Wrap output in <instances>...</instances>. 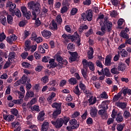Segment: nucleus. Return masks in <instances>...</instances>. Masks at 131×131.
Instances as JSON below:
<instances>
[{
  "label": "nucleus",
  "instance_id": "13d9d810",
  "mask_svg": "<svg viewBox=\"0 0 131 131\" xmlns=\"http://www.w3.org/2000/svg\"><path fill=\"white\" fill-rule=\"evenodd\" d=\"M31 34V32L30 31H27L25 30L24 31V39H25L29 36V35Z\"/></svg>",
  "mask_w": 131,
  "mask_h": 131
},
{
  "label": "nucleus",
  "instance_id": "774afa93",
  "mask_svg": "<svg viewBox=\"0 0 131 131\" xmlns=\"http://www.w3.org/2000/svg\"><path fill=\"white\" fill-rule=\"evenodd\" d=\"M28 55V53L24 52L20 55V57L23 58V59H26Z\"/></svg>",
  "mask_w": 131,
  "mask_h": 131
},
{
  "label": "nucleus",
  "instance_id": "4468645a",
  "mask_svg": "<svg viewBox=\"0 0 131 131\" xmlns=\"http://www.w3.org/2000/svg\"><path fill=\"white\" fill-rule=\"evenodd\" d=\"M41 34L43 37L49 39L51 37L52 33L50 31L44 30L41 32Z\"/></svg>",
  "mask_w": 131,
  "mask_h": 131
},
{
  "label": "nucleus",
  "instance_id": "c85d7f7f",
  "mask_svg": "<svg viewBox=\"0 0 131 131\" xmlns=\"http://www.w3.org/2000/svg\"><path fill=\"white\" fill-rule=\"evenodd\" d=\"M122 94V92H120L117 95H115L113 98V101L114 102L118 101L120 97H121Z\"/></svg>",
  "mask_w": 131,
  "mask_h": 131
},
{
  "label": "nucleus",
  "instance_id": "f8f14e48",
  "mask_svg": "<svg viewBox=\"0 0 131 131\" xmlns=\"http://www.w3.org/2000/svg\"><path fill=\"white\" fill-rule=\"evenodd\" d=\"M98 110L96 107H91L90 111V115L92 118L96 117L97 115Z\"/></svg>",
  "mask_w": 131,
  "mask_h": 131
},
{
  "label": "nucleus",
  "instance_id": "2eb2a0df",
  "mask_svg": "<svg viewBox=\"0 0 131 131\" xmlns=\"http://www.w3.org/2000/svg\"><path fill=\"white\" fill-rule=\"evenodd\" d=\"M45 113L44 111H40L37 116V119L40 121H43L45 120Z\"/></svg>",
  "mask_w": 131,
  "mask_h": 131
},
{
  "label": "nucleus",
  "instance_id": "e2e57ef3",
  "mask_svg": "<svg viewBox=\"0 0 131 131\" xmlns=\"http://www.w3.org/2000/svg\"><path fill=\"white\" fill-rule=\"evenodd\" d=\"M26 96H28L29 98H32L33 97H34V93L32 91L27 92Z\"/></svg>",
  "mask_w": 131,
  "mask_h": 131
},
{
  "label": "nucleus",
  "instance_id": "4c0bfd02",
  "mask_svg": "<svg viewBox=\"0 0 131 131\" xmlns=\"http://www.w3.org/2000/svg\"><path fill=\"white\" fill-rule=\"evenodd\" d=\"M117 13L118 12L117 11H116L115 10H113L110 11L109 14L111 17H117V15H118Z\"/></svg>",
  "mask_w": 131,
  "mask_h": 131
},
{
  "label": "nucleus",
  "instance_id": "5701e85b",
  "mask_svg": "<svg viewBox=\"0 0 131 131\" xmlns=\"http://www.w3.org/2000/svg\"><path fill=\"white\" fill-rule=\"evenodd\" d=\"M61 103H60H60L54 102L52 104V107L53 108H56V110H61Z\"/></svg>",
  "mask_w": 131,
  "mask_h": 131
},
{
  "label": "nucleus",
  "instance_id": "dca6fc26",
  "mask_svg": "<svg viewBox=\"0 0 131 131\" xmlns=\"http://www.w3.org/2000/svg\"><path fill=\"white\" fill-rule=\"evenodd\" d=\"M49 63L50 64L49 69H51V68L54 69L58 66L56 62H55V59L53 58L49 59Z\"/></svg>",
  "mask_w": 131,
  "mask_h": 131
},
{
  "label": "nucleus",
  "instance_id": "49530a36",
  "mask_svg": "<svg viewBox=\"0 0 131 131\" xmlns=\"http://www.w3.org/2000/svg\"><path fill=\"white\" fill-rule=\"evenodd\" d=\"M32 15H33V18H32V20H35V21H40V20H39V17H38L37 18V15H36V12L34 11H32Z\"/></svg>",
  "mask_w": 131,
  "mask_h": 131
},
{
  "label": "nucleus",
  "instance_id": "09e8293b",
  "mask_svg": "<svg viewBox=\"0 0 131 131\" xmlns=\"http://www.w3.org/2000/svg\"><path fill=\"white\" fill-rule=\"evenodd\" d=\"M31 110L33 111H36L37 112H40L39 106L37 105H34V106H32L30 108Z\"/></svg>",
  "mask_w": 131,
  "mask_h": 131
},
{
  "label": "nucleus",
  "instance_id": "338daca9",
  "mask_svg": "<svg viewBox=\"0 0 131 131\" xmlns=\"http://www.w3.org/2000/svg\"><path fill=\"white\" fill-rule=\"evenodd\" d=\"M79 88L81 89V90H85L86 87L85 86L84 84L82 83V82H80Z\"/></svg>",
  "mask_w": 131,
  "mask_h": 131
},
{
  "label": "nucleus",
  "instance_id": "58836bf2",
  "mask_svg": "<svg viewBox=\"0 0 131 131\" xmlns=\"http://www.w3.org/2000/svg\"><path fill=\"white\" fill-rule=\"evenodd\" d=\"M68 82L70 84L75 85L77 83V80H76L75 78H71L68 80Z\"/></svg>",
  "mask_w": 131,
  "mask_h": 131
},
{
  "label": "nucleus",
  "instance_id": "b1692460",
  "mask_svg": "<svg viewBox=\"0 0 131 131\" xmlns=\"http://www.w3.org/2000/svg\"><path fill=\"white\" fill-rule=\"evenodd\" d=\"M61 110L54 111L52 114L53 118H54V119H56L57 117L58 116V115L61 114Z\"/></svg>",
  "mask_w": 131,
  "mask_h": 131
},
{
  "label": "nucleus",
  "instance_id": "6e6552de",
  "mask_svg": "<svg viewBox=\"0 0 131 131\" xmlns=\"http://www.w3.org/2000/svg\"><path fill=\"white\" fill-rule=\"evenodd\" d=\"M69 121L70 125L72 126L71 127V129H75L79 127V123H77V120H76L75 119H73L69 120Z\"/></svg>",
  "mask_w": 131,
  "mask_h": 131
},
{
  "label": "nucleus",
  "instance_id": "423d86ee",
  "mask_svg": "<svg viewBox=\"0 0 131 131\" xmlns=\"http://www.w3.org/2000/svg\"><path fill=\"white\" fill-rule=\"evenodd\" d=\"M82 65L85 69H88V67L90 71H94L95 70L94 64L92 61H88L86 59L82 61Z\"/></svg>",
  "mask_w": 131,
  "mask_h": 131
},
{
  "label": "nucleus",
  "instance_id": "473e14b6",
  "mask_svg": "<svg viewBox=\"0 0 131 131\" xmlns=\"http://www.w3.org/2000/svg\"><path fill=\"white\" fill-rule=\"evenodd\" d=\"M25 51H29L31 49V47H30V41L29 40H26L25 42Z\"/></svg>",
  "mask_w": 131,
  "mask_h": 131
},
{
  "label": "nucleus",
  "instance_id": "bf43d9fd",
  "mask_svg": "<svg viewBox=\"0 0 131 131\" xmlns=\"http://www.w3.org/2000/svg\"><path fill=\"white\" fill-rule=\"evenodd\" d=\"M11 114H13L15 116H17V115L18 114V111L16 108H13L12 110H11Z\"/></svg>",
  "mask_w": 131,
  "mask_h": 131
},
{
  "label": "nucleus",
  "instance_id": "9b49d317",
  "mask_svg": "<svg viewBox=\"0 0 131 131\" xmlns=\"http://www.w3.org/2000/svg\"><path fill=\"white\" fill-rule=\"evenodd\" d=\"M69 54L71 55V56L70 57V61L71 62H74L76 60V59H77L78 54L77 52H68Z\"/></svg>",
  "mask_w": 131,
  "mask_h": 131
},
{
  "label": "nucleus",
  "instance_id": "7c9ffc66",
  "mask_svg": "<svg viewBox=\"0 0 131 131\" xmlns=\"http://www.w3.org/2000/svg\"><path fill=\"white\" fill-rule=\"evenodd\" d=\"M111 3H112L113 5L115 7H118V9H119L120 4L119 0H111Z\"/></svg>",
  "mask_w": 131,
  "mask_h": 131
},
{
  "label": "nucleus",
  "instance_id": "20e7f679",
  "mask_svg": "<svg viewBox=\"0 0 131 131\" xmlns=\"http://www.w3.org/2000/svg\"><path fill=\"white\" fill-rule=\"evenodd\" d=\"M81 19L83 21H91L93 20V11L91 9L87 10L85 13L81 14Z\"/></svg>",
  "mask_w": 131,
  "mask_h": 131
},
{
  "label": "nucleus",
  "instance_id": "aec40b11",
  "mask_svg": "<svg viewBox=\"0 0 131 131\" xmlns=\"http://www.w3.org/2000/svg\"><path fill=\"white\" fill-rule=\"evenodd\" d=\"M126 64L122 62L119 63L118 65V70L119 71H124L125 70Z\"/></svg>",
  "mask_w": 131,
  "mask_h": 131
},
{
  "label": "nucleus",
  "instance_id": "3c124183",
  "mask_svg": "<svg viewBox=\"0 0 131 131\" xmlns=\"http://www.w3.org/2000/svg\"><path fill=\"white\" fill-rule=\"evenodd\" d=\"M6 38V35H5L4 32L0 33V42L3 41Z\"/></svg>",
  "mask_w": 131,
  "mask_h": 131
},
{
  "label": "nucleus",
  "instance_id": "4d7b16f0",
  "mask_svg": "<svg viewBox=\"0 0 131 131\" xmlns=\"http://www.w3.org/2000/svg\"><path fill=\"white\" fill-rule=\"evenodd\" d=\"M93 33V30L92 28H90L88 31L85 33V35L86 37H89L90 35Z\"/></svg>",
  "mask_w": 131,
  "mask_h": 131
},
{
  "label": "nucleus",
  "instance_id": "f03ea898",
  "mask_svg": "<svg viewBox=\"0 0 131 131\" xmlns=\"http://www.w3.org/2000/svg\"><path fill=\"white\" fill-rule=\"evenodd\" d=\"M70 118L68 116H64L62 118H57L55 121H51V123L56 129H59L63 125H68Z\"/></svg>",
  "mask_w": 131,
  "mask_h": 131
},
{
  "label": "nucleus",
  "instance_id": "f257e3e1",
  "mask_svg": "<svg viewBox=\"0 0 131 131\" xmlns=\"http://www.w3.org/2000/svg\"><path fill=\"white\" fill-rule=\"evenodd\" d=\"M113 23L107 18H104L103 25L101 26L100 30L96 32V34L103 36L105 34L106 31L110 32L112 30Z\"/></svg>",
  "mask_w": 131,
  "mask_h": 131
},
{
  "label": "nucleus",
  "instance_id": "f3484780",
  "mask_svg": "<svg viewBox=\"0 0 131 131\" xmlns=\"http://www.w3.org/2000/svg\"><path fill=\"white\" fill-rule=\"evenodd\" d=\"M81 72L82 76L84 77L85 80H89V79L88 78V69L84 68L82 69L81 70Z\"/></svg>",
  "mask_w": 131,
  "mask_h": 131
},
{
  "label": "nucleus",
  "instance_id": "ddd939ff",
  "mask_svg": "<svg viewBox=\"0 0 131 131\" xmlns=\"http://www.w3.org/2000/svg\"><path fill=\"white\" fill-rule=\"evenodd\" d=\"M98 114L101 116V117L103 119L107 118V111L105 110H100L98 111Z\"/></svg>",
  "mask_w": 131,
  "mask_h": 131
},
{
  "label": "nucleus",
  "instance_id": "864d4df0",
  "mask_svg": "<svg viewBox=\"0 0 131 131\" xmlns=\"http://www.w3.org/2000/svg\"><path fill=\"white\" fill-rule=\"evenodd\" d=\"M111 73L114 75H118L120 73V72L118 71L117 69L116 68H113V69H111Z\"/></svg>",
  "mask_w": 131,
  "mask_h": 131
},
{
  "label": "nucleus",
  "instance_id": "5fc2aeb1",
  "mask_svg": "<svg viewBox=\"0 0 131 131\" xmlns=\"http://www.w3.org/2000/svg\"><path fill=\"white\" fill-rule=\"evenodd\" d=\"M11 64H12V61H9L8 60V61L6 62V63L4 66V69H6L8 68L9 67H10Z\"/></svg>",
  "mask_w": 131,
  "mask_h": 131
},
{
  "label": "nucleus",
  "instance_id": "0eeeda50",
  "mask_svg": "<svg viewBox=\"0 0 131 131\" xmlns=\"http://www.w3.org/2000/svg\"><path fill=\"white\" fill-rule=\"evenodd\" d=\"M54 59H56V61L58 62V64L61 66L63 65L67 66L68 64V61L67 60L63 59L58 53L55 54L54 56Z\"/></svg>",
  "mask_w": 131,
  "mask_h": 131
},
{
  "label": "nucleus",
  "instance_id": "1a4fd4ad",
  "mask_svg": "<svg viewBox=\"0 0 131 131\" xmlns=\"http://www.w3.org/2000/svg\"><path fill=\"white\" fill-rule=\"evenodd\" d=\"M17 39V37L15 34L10 35V36L6 38V41H7L9 44L12 45L13 41H15Z\"/></svg>",
  "mask_w": 131,
  "mask_h": 131
},
{
  "label": "nucleus",
  "instance_id": "e433bc0d",
  "mask_svg": "<svg viewBox=\"0 0 131 131\" xmlns=\"http://www.w3.org/2000/svg\"><path fill=\"white\" fill-rule=\"evenodd\" d=\"M73 92L78 96H79L81 94V92L79 90L78 85L75 86V89L73 90Z\"/></svg>",
  "mask_w": 131,
  "mask_h": 131
},
{
  "label": "nucleus",
  "instance_id": "6ab92c4d",
  "mask_svg": "<svg viewBox=\"0 0 131 131\" xmlns=\"http://www.w3.org/2000/svg\"><path fill=\"white\" fill-rule=\"evenodd\" d=\"M116 104L117 105V107L122 110L126 108L127 106L126 102H117V103H116Z\"/></svg>",
  "mask_w": 131,
  "mask_h": 131
},
{
  "label": "nucleus",
  "instance_id": "37998d69",
  "mask_svg": "<svg viewBox=\"0 0 131 131\" xmlns=\"http://www.w3.org/2000/svg\"><path fill=\"white\" fill-rule=\"evenodd\" d=\"M52 27H51V29H52L53 31H56L58 30V25L55 22V21H52Z\"/></svg>",
  "mask_w": 131,
  "mask_h": 131
},
{
  "label": "nucleus",
  "instance_id": "ea45409f",
  "mask_svg": "<svg viewBox=\"0 0 131 131\" xmlns=\"http://www.w3.org/2000/svg\"><path fill=\"white\" fill-rule=\"evenodd\" d=\"M118 123H121L123 120V117L120 114L118 113L117 115V118L116 119Z\"/></svg>",
  "mask_w": 131,
  "mask_h": 131
},
{
  "label": "nucleus",
  "instance_id": "72a5a7b5",
  "mask_svg": "<svg viewBox=\"0 0 131 131\" xmlns=\"http://www.w3.org/2000/svg\"><path fill=\"white\" fill-rule=\"evenodd\" d=\"M7 23L9 25H12L13 24V17L11 15H7Z\"/></svg>",
  "mask_w": 131,
  "mask_h": 131
},
{
  "label": "nucleus",
  "instance_id": "a878e982",
  "mask_svg": "<svg viewBox=\"0 0 131 131\" xmlns=\"http://www.w3.org/2000/svg\"><path fill=\"white\" fill-rule=\"evenodd\" d=\"M96 102H97L96 97H94L93 98V96H91L89 99V102L90 103V105H94V104H96Z\"/></svg>",
  "mask_w": 131,
  "mask_h": 131
},
{
  "label": "nucleus",
  "instance_id": "a19ab883",
  "mask_svg": "<svg viewBox=\"0 0 131 131\" xmlns=\"http://www.w3.org/2000/svg\"><path fill=\"white\" fill-rule=\"evenodd\" d=\"M120 54L122 58H125L128 56V52L124 49H122L121 51H120Z\"/></svg>",
  "mask_w": 131,
  "mask_h": 131
},
{
  "label": "nucleus",
  "instance_id": "4be33fe9",
  "mask_svg": "<svg viewBox=\"0 0 131 131\" xmlns=\"http://www.w3.org/2000/svg\"><path fill=\"white\" fill-rule=\"evenodd\" d=\"M108 103H109L108 100L103 101L101 104V108L104 110H107Z\"/></svg>",
  "mask_w": 131,
  "mask_h": 131
},
{
  "label": "nucleus",
  "instance_id": "c756f323",
  "mask_svg": "<svg viewBox=\"0 0 131 131\" xmlns=\"http://www.w3.org/2000/svg\"><path fill=\"white\" fill-rule=\"evenodd\" d=\"M49 122H44L41 127V131H47L49 129Z\"/></svg>",
  "mask_w": 131,
  "mask_h": 131
},
{
  "label": "nucleus",
  "instance_id": "052dcab7",
  "mask_svg": "<svg viewBox=\"0 0 131 131\" xmlns=\"http://www.w3.org/2000/svg\"><path fill=\"white\" fill-rule=\"evenodd\" d=\"M50 60V57L49 56H43L42 58V62L44 63H47Z\"/></svg>",
  "mask_w": 131,
  "mask_h": 131
},
{
  "label": "nucleus",
  "instance_id": "79ce46f5",
  "mask_svg": "<svg viewBox=\"0 0 131 131\" xmlns=\"http://www.w3.org/2000/svg\"><path fill=\"white\" fill-rule=\"evenodd\" d=\"M123 117L125 119L129 118L131 117V114L127 111H125L123 113Z\"/></svg>",
  "mask_w": 131,
  "mask_h": 131
},
{
  "label": "nucleus",
  "instance_id": "c03bdc74",
  "mask_svg": "<svg viewBox=\"0 0 131 131\" xmlns=\"http://www.w3.org/2000/svg\"><path fill=\"white\" fill-rule=\"evenodd\" d=\"M12 7H14V8H16V5L15 4H13L11 1H9L6 3V8H12Z\"/></svg>",
  "mask_w": 131,
  "mask_h": 131
},
{
  "label": "nucleus",
  "instance_id": "c9c22d12",
  "mask_svg": "<svg viewBox=\"0 0 131 131\" xmlns=\"http://www.w3.org/2000/svg\"><path fill=\"white\" fill-rule=\"evenodd\" d=\"M13 14H15V16L18 18H20L21 17V13L19 9H15L14 10V12H11Z\"/></svg>",
  "mask_w": 131,
  "mask_h": 131
},
{
  "label": "nucleus",
  "instance_id": "de8ad7c7",
  "mask_svg": "<svg viewBox=\"0 0 131 131\" xmlns=\"http://www.w3.org/2000/svg\"><path fill=\"white\" fill-rule=\"evenodd\" d=\"M100 98L107 99L108 98V95L105 91L103 92L100 94Z\"/></svg>",
  "mask_w": 131,
  "mask_h": 131
},
{
  "label": "nucleus",
  "instance_id": "8fccbe9b",
  "mask_svg": "<svg viewBox=\"0 0 131 131\" xmlns=\"http://www.w3.org/2000/svg\"><path fill=\"white\" fill-rule=\"evenodd\" d=\"M56 21H57V23L59 24V25H61V23H62V18L61 17V15L60 14H58L56 17Z\"/></svg>",
  "mask_w": 131,
  "mask_h": 131
},
{
  "label": "nucleus",
  "instance_id": "39448f33",
  "mask_svg": "<svg viewBox=\"0 0 131 131\" xmlns=\"http://www.w3.org/2000/svg\"><path fill=\"white\" fill-rule=\"evenodd\" d=\"M28 7L30 10H32L34 12H38L37 14L40 13V5L39 4H36L35 2L32 1L28 4Z\"/></svg>",
  "mask_w": 131,
  "mask_h": 131
},
{
  "label": "nucleus",
  "instance_id": "393cba45",
  "mask_svg": "<svg viewBox=\"0 0 131 131\" xmlns=\"http://www.w3.org/2000/svg\"><path fill=\"white\" fill-rule=\"evenodd\" d=\"M104 73H103V75L107 77H112V74H111L110 70H109V69H107V68L104 69Z\"/></svg>",
  "mask_w": 131,
  "mask_h": 131
},
{
  "label": "nucleus",
  "instance_id": "2f4dec72",
  "mask_svg": "<svg viewBox=\"0 0 131 131\" xmlns=\"http://www.w3.org/2000/svg\"><path fill=\"white\" fill-rule=\"evenodd\" d=\"M15 52H10L9 56H8V60L9 61H12L13 59H15Z\"/></svg>",
  "mask_w": 131,
  "mask_h": 131
},
{
  "label": "nucleus",
  "instance_id": "0e129e2a",
  "mask_svg": "<svg viewBox=\"0 0 131 131\" xmlns=\"http://www.w3.org/2000/svg\"><path fill=\"white\" fill-rule=\"evenodd\" d=\"M23 67L25 68H30L31 67V65L27 62H24L23 63Z\"/></svg>",
  "mask_w": 131,
  "mask_h": 131
},
{
  "label": "nucleus",
  "instance_id": "cd10ccee",
  "mask_svg": "<svg viewBox=\"0 0 131 131\" xmlns=\"http://www.w3.org/2000/svg\"><path fill=\"white\" fill-rule=\"evenodd\" d=\"M120 36L126 39H129V35L125 31H121L120 33Z\"/></svg>",
  "mask_w": 131,
  "mask_h": 131
},
{
  "label": "nucleus",
  "instance_id": "a211bd4d",
  "mask_svg": "<svg viewBox=\"0 0 131 131\" xmlns=\"http://www.w3.org/2000/svg\"><path fill=\"white\" fill-rule=\"evenodd\" d=\"M20 82H21L22 84H25L26 83L29 84L30 82V78L26 76V75H24L22 77L21 80H20Z\"/></svg>",
  "mask_w": 131,
  "mask_h": 131
},
{
  "label": "nucleus",
  "instance_id": "a18cd8bd",
  "mask_svg": "<svg viewBox=\"0 0 131 131\" xmlns=\"http://www.w3.org/2000/svg\"><path fill=\"white\" fill-rule=\"evenodd\" d=\"M125 127V124H118L117 125V130L118 131H122L123 128Z\"/></svg>",
  "mask_w": 131,
  "mask_h": 131
},
{
  "label": "nucleus",
  "instance_id": "9d476101",
  "mask_svg": "<svg viewBox=\"0 0 131 131\" xmlns=\"http://www.w3.org/2000/svg\"><path fill=\"white\" fill-rule=\"evenodd\" d=\"M112 56L111 54L107 55L105 59L104 65L106 67H110L112 65Z\"/></svg>",
  "mask_w": 131,
  "mask_h": 131
},
{
  "label": "nucleus",
  "instance_id": "6e6d98bb",
  "mask_svg": "<svg viewBox=\"0 0 131 131\" xmlns=\"http://www.w3.org/2000/svg\"><path fill=\"white\" fill-rule=\"evenodd\" d=\"M31 13L30 12H26L24 13V14H23V15L24 17H26L28 20H29L30 19Z\"/></svg>",
  "mask_w": 131,
  "mask_h": 131
},
{
  "label": "nucleus",
  "instance_id": "69168bd1",
  "mask_svg": "<svg viewBox=\"0 0 131 131\" xmlns=\"http://www.w3.org/2000/svg\"><path fill=\"white\" fill-rule=\"evenodd\" d=\"M96 66L98 67H99L101 69L103 68V64H102L101 62L99 60H96Z\"/></svg>",
  "mask_w": 131,
  "mask_h": 131
},
{
  "label": "nucleus",
  "instance_id": "680f3d73",
  "mask_svg": "<svg viewBox=\"0 0 131 131\" xmlns=\"http://www.w3.org/2000/svg\"><path fill=\"white\" fill-rule=\"evenodd\" d=\"M79 116H80V112L78 111H76L74 112L72 115V118H77Z\"/></svg>",
  "mask_w": 131,
  "mask_h": 131
},
{
  "label": "nucleus",
  "instance_id": "bb28decb",
  "mask_svg": "<svg viewBox=\"0 0 131 131\" xmlns=\"http://www.w3.org/2000/svg\"><path fill=\"white\" fill-rule=\"evenodd\" d=\"M68 51H74L75 49V45L73 43H69L67 46Z\"/></svg>",
  "mask_w": 131,
  "mask_h": 131
},
{
  "label": "nucleus",
  "instance_id": "412c9836",
  "mask_svg": "<svg viewBox=\"0 0 131 131\" xmlns=\"http://www.w3.org/2000/svg\"><path fill=\"white\" fill-rule=\"evenodd\" d=\"M94 49L92 47L90 48V50H89L88 52H87V55L89 59H91L94 58Z\"/></svg>",
  "mask_w": 131,
  "mask_h": 131
},
{
  "label": "nucleus",
  "instance_id": "603ef678",
  "mask_svg": "<svg viewBox=\"0 0 131 131\" xmlns=\"http://www.w3.org/2000/svg\"><path fill=\"white\" fill-rule=\"evenodd\" d=\"M38 50L39 52L41 54H45L46 52V50L43 48H42V46L41 45H39L38 48Z\"/></svg>",
  "mask_w": 131,
  "mask_h": 131
},
{
  "label": "nucleus",
  "instance_id": "f704fd0d",
  "mask_svg": "<svg viewBox=\"0 0 131 131\" xmlns=\"http://www.w3.org/2000/svg\"><path fill=\"white\" fill-rule=\"evenodd\" d=\"M0 23H1L2 25L4 26H7V18L6 16H2L0 18Z\"/></svg>",
  "mask_w": 131,
  "mask_h": 131
},
{
  "label": "nucleus",
  "instance_id": "7ed1b4c3",
  "mask_svg": "<svg viewBox=\"0 0 131 131\" xmlns=\"http://www.w3.org/2000/svg\"><path fill=\"white\" fill-rule=\"evenodd\" d=\"M62 37L64 39L66 42L69 41L68 39L71 40L72 42H75L78 47L81 45V43H80L81 39H80L79 35L76 32L74 33V34L72 35L70 34H63L62 35Z\"/></svg>",
  "mask_w": 131,
  "mask_h": 131
}]
</instances>
